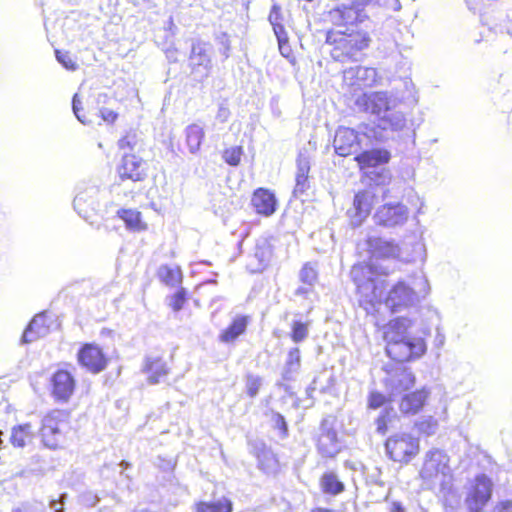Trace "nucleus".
Returning a JSON list of instances; mask_svg holds the SVG:
<instances>
[{
    "label": "nucleus",
    "instance_id": "f257e3e1",
    "mask_svg": "<svg viewBox=\"0 0 512 512\" xmlns=\"http://www.w3.org/2000/svg\"><path fill=\"white\" fill-rule=\"evenodd\" d=\"M326 16L332 27L326 32L325 42L331 47L332 59L341 63L360 60L372 42L371 34L364 26L369 20L365 3L338 5Z\"/></svg>",
    "mask_w": 512,
    "mask_h": 512
},
{
    "label": "nucleus",
    "instance_id": "f03ea898",
    "mask_svg": "<svg viewBox=\"0 0 512 512\" xmlns=\"http://www.w3.org/2000/svg\"><path fill=\"white\" fill-rule=\"evenodd\" d=\"M370 274L386 276L389 272L378 270L375 264L367 262L354 264L351 268L358 305L365 311L366 316L378 319L383 304L391 313H396L416 302V292L405 281L399 280L387 290L386 280L369 277Z\"/></svg>",
    "mask_w": 512,
    "mask_h": 512
},
{
    "label": "nucleus",
    "instance_id": "7ed1b4c3",
    "mask_svg": "<svg viewBox=\"0 0 512 512\" xmlns=\"http://www.w3.org/2000/svg\"><path fill=\"white\" fill-rule=\"evenodd\" d=\"M413 320L396 317L383 326L382 337L386 343L385 351L395 362H411L422 357L427 350L425 338L414 333Z\"/></svg>",
    "mask_w": 512,
    "mask_h": 512
},
{
    "label": "nucleus",
    "instance_id": "20e7f679",
    "mask_svg": "<svg viewBox=\"0 0 512 512\" xmlns=\"http://www.w3.org/2000/svg\"><path fill=\"white\" fill-rule=\"evenodd\" d=\"M386 453L395 462L409 463L420 451V441L409 433H396L385 442Z\"/></svg>",
    "mask_w": 512,
    "mask_h": 512
},
{
    "label": "nucleus",
    "instance_id": "39448f33",
    "mask_svg": "<svg viewBox=\"0 0 512 512\" xmlns=\"http://www.w3.org/2000/svg\"><path fill=\"white\" fill-rule=\"evenodd\" d=\"M74 370L71 364H65L51 374L50 394L56 402L67 403L73 396L77 387Z\"/></svg>",
    "mask_w": 512,
    "mask_h": 512
},
{
    "label": "nucleus",
    "instance_id": "423d86ee",
    "mask_svg": "<svg viewBox=\"0 0 512 512\" xmlns=\"http://www.w3.org/2000/svg\"><path fill=\"white\" fill-rule=\"evenodd\" d=\"M493 481L486 474L475 476L465 498V505L469 512H480L492 497Z\"/></svg>",
    "mask_w": 512,
    "mask_h": 512
},
{
    "label": "nucleus",
    "instance_id": "0eeeda50",
    "mask_svg": "<svg viewBox=\"0 0 512 512\" xmlns=\"http://www.w3.org/2000/svg\"><path fill=\"white\" fill-rule=\"evenodd\" d=\"M117 175L122 182H144L149 177L148 163L135 153H125L116 168Z\"/></svg>",
    "mask_w": 512,
    "mask_h": 512
},
{
    "label": "nucleus",
    "instance_id": "6e6552de",
    "mask_svg": "<svg viewBox=\"0 0 512 512\" xmlns=\"http://www.w3.org/2000/svg\"><path fill=\"white\" fill-rule=\"evenodd\" d=\"M448 455L437 448L426 452L424 463L420 470V476L423 480L434 482L440 475L446 477L450 473Z\"/></svg>",
    "mask_w": 512,
    "mask_h": 512
},
{
    "label": "nucleus",
    "instance_id": "1a4fd4ad",
    "mask_svg": "<svg viewBox=\"0 0 512 512\" xmlns=\"http://www.w3.org/2000/svg\"><path fill=\"white\" fill-rule=\"evenodd\" d=\"M78 364L88 372L97 374L108 365V358L95 343H84L77 352Z\"/></svg>",
    "mask_w": 512,
    "mask_h": 512
},
{
    "label": "nucleus",
    "instance_id": "9d476101",
    "mask_svg": "<svg viewBox=\"0 0 512 512\" xmlns=\"http://www.w3.org/2000/svg\"><path fill=\"white\" fill-rule=\"evenodd\" d=\"M374 82L375 71L369 67L354 66L343 71L342 85L352 94L371 87Z\"/></svg>",
    "mask_w": 512,
    "mask_h": 512
},
{
    "label": "nucleus",
    "instance_id": "9b49d317",
    "mask_svg": "<svg viewBox=\"0 0 512 512\" xmlns=\"http://www.w3.org/2000/svg\"><path fill=\"white\" fill-rule=\"evenodd\" d=\"M333 147L340 157L356 155L362 148L361 134L348 127H340L335 134Z\"/></svg>",
    "mask_w": 512,
    "mask_h": 512
},
{
    "label": "nucleus",
    "instance_id": "f8f14e48",
    "mask_svg": "<svg viewBox=\"0 0 512 512\" xmlns=\"http://www.w3.org/2000/svg\"><path fill=\"white\" fill-rule=\"evenodd\" d=\"M320 430L321 433L317 443L318 452L324 458H334L341 450L334 421L324 418Z\"/></svg>",
    "mask_w": 512,
    "mask_h": 512
},
{
    "label": "nucleus",
    "instance_id": "ddd939ff",
    "mask_svg": "<svg viewBox=\"0 0 512 512\" xmlns=\"http://www.w3.org/2000/svg\"><path fill=\"white\" fill-rule=\"evenodd\" d=\"M367 252L373 261L399 259L400 247L394 241L370 236L366 239Z\"/></svg>",
    "mask_w": 512,
    "mask_h": 512
},
{
    "label": "nucleus",
    "instance_id": "4468645a",
    "mask_svg": "<svg viewBox=\"0 0 512 512\" xmlns=\"http://www.w3.org/2000/svg\"><path fill=\"white\" fill-rule=\"evenodd\" d=\"M248 447L250 453L256 457L260 470L266 474H272L278 470V459L264 441L260 439L249 440Z\"/></svg>",
    "mask_w": 512,
    "mask_h": 512
},
{
    "label": "nucleus",
    "instance_id": "2eb2a0df",
    "mask_svg": "<svg viewBox=\"0 0 512 512\" xmlns=\"http://www.w3.org/2000/svg\"><path fill=\"white\" fill-rule=\"evenodd\" d=\"M408 217L407 208L400 204H384L374 215L375 223L383 227H394L403 224Z\"/></svg>",
    "mask_w": 512,
    "mask_h": 512
},
{
    "label": "nucleus",
    "instance_id": "dca6fc26",
    "mask_svg": "<svg viewBox=\"0 0 512 512\" xmlns=\"http://www.w3.org/2000/svg\"><path fill=\"white\" fill-rule=\"evenodd\" d=\"M391 153L385 148H373L368 150L359 151L354 156V161L361 172H367L369 169H374L389 163Z\"/></svg>",
    "mask_w": 512,
    "mask_h": 512
},
{
    "label": "nucleus",
    "instance_id": "f3484780",
    "mask_svg": "<svg viewBox=\"0 0 512 512\" xmlns=\"http://www.w3.org/2000/svg\"><path fill=\"white\" fill-rule=\"evenodd\" d=\"M375 200L376 195L369 190H360L354 195L350 218L355 226L361 225L370 215Z\"/></svg>",
    "mask_w": 512,
    "mask_h": 512
},
{
    "label": "nucleus",
    "instance_id": "a211bd4d",
    "mask_svg": "<svg viewBox=\"0 0 512 512\" xmlns=\"http://www.w3.org/2000/svg\"><path fill=\"white\" fill-rule=\"evenodd\" d=\"M64 426L65 422L61 418H44L41 428L44 445L52 449L60 447L65 438Z\"/></svg>",
    "mask_w": 512,
    "mask_h": 512
},
{
    "label": "nucleus",
    "instance_id": "6ab92c4d",
    "mask_svg": "<svg viewBox=\"0 0 512 512\" xmlns=\"http://www.w3.org/2000/svg\"><path fill=\"white\" fill-rule=\"evenodd\" d=\"M251 205L258 215L269 217L277 209V199L272 191L260 187L254 190Z\"/></svg>",
    "mask_w": 512,
    "mask_h": 512
},
{
    "label": "nucleus",
    "instance_id": "aec40b11",
    "mask_svg": "<svg viewBox=\"0 0 512 512\" xmlns=\"http://www.w3.org/2000/svg\"><path fill=\"white\" fill-rule=\"evenodd\" d=\"M116 216L130 232L141 233L149 228L147 217L136 208H120L117 210Z\"/></svg>",
    "mask_w": 512,
    "mask_h": 512
},
{
    "label": "nucleus",
    "instance_id": "412c9836",
    "mask_svg": "<svg viewBox=\"0 0 512 512\" xmlns=\"http://www.w3.org/2000/svg\"><path fill=\"white\" fill-rule=\"evenodd\" d=\"M143 372L147 376L150 384H157L163 380L170 372L167 361L161 356H148L144 360Z\"/></svg>",
    "mask_w": 512,
    "mask_h": 512
},
{
    "label": "nucleus",
    "instance_id": "4be33fe9",
    "mask_svg": "<svg viewBox=\"0 0 512 512\" xmlns=\"http://www.w3.org/2000/svg\"><path fill=\"white\" fill-rule=\"evenodd\" d=\"M250 317L247 315H238L232 319L229 325L219 334V341L223 343H232L239 336L246 332Z\"/></svg>",
    "mask_w": 512,
    "mask_h": 512
},
{
    "label": "nucleus",
    "instance_id": "5701e85b",
    "mask_svg": "<svg viewBox=\"0 0 512 512\" xmlns=\"http://www.w3.org/2000/svg\"><path fill=\"white\" fill-rule=\"evenodd\" d=\"M384 384L391 392H403L414 386L415 376L410 370L403 368L386 379Z\"/></svg>",
    "mask_w": 512,
    "mask_h": 512
},
{
    "label": "nucleus",
    "instance_id": "b1692460",
    "mask_svg": "<svg viewBox=\"0 0 512 512\" xmlns=\"http://www.w3.org/2000/svg\"><path fill=\"white\" fill-rule=\"evenodd\" d=\"M428 391L424 388L406 394L401 400V409L406 414L418 413L426 404Z\"/></svg>",
    "mask_w": 512,
    "mask_h": 512
},
{
    "label": "nucleus",
    "instance_id": "393cba45",
    "mask_svg": "<svg viewBox=\"0 0 512 512\" xmlns=\"http://www.w3.org/2000/svg\"><path fill=\"white\" fill-rule=\"evenodd\" d=\"M207 46V44L200 41L192 45L189 57L192 71H196L200 67H204L206 70L210 68L211 60Z\"/></svg>",
    "mask_w": 512,
    "mask_h": 512
},
{
    "label": "nucleus",
    "instance_id": "a878e982",
    "mask_svg": "<svg viewBox=\"0 0 512 512\" xmlns=\"http://www.w3.org/2000/svg\"><path fill=\"white\" fill-rule=\"evenodd\" d=\"M157 277L161 283L168 287L180 286L183 281V272L180 266L161 265L157 270Z\"/></svg>",
    "mask_w": 512,
    "mask_h": 512
},
{
    "label": "nucleus",
    "instance_id": "bb28decb",
    "mask_svg": "<svg viewBox=\"0 0 512 512\" xmlns=\"http://www.w3.org/2000/svg\"><path fill=\"white\" fill-rule=\"evenodd\" d=\"M310 164L305 159L297 160V172L295 176L294 194H304L309 188Z\"/></svg>",
    "mask_w": 512,
    "mask_h": 512
},
{
    "label": "nucleus",
    "instance_id": "cd10ccee",
    "mask_svg": "<svg viewBox=\"0 0 512 512\" xmlns=\"http://www.w3.org/2000/svg\"><path fill=\"white\" fill-rule=\"evenodd\" d=\"M196 512H232L233 503L230 499L222 497L215 502L200 501L194 505Z\"/></svg>",
    "mask_w": 512,
    "mask_h": 512
},
{
    "label": "nucleus",
    "instance_id": "c85d7f7f",
    "mask_svg": "<svg viewBox=\"0 0 512 512\" xmlns=\"http://www.w3.org/2000/svg\"><path fill=\"white\" fill-rule=\"evenodd\" d=\"M186 144L191 153L199 151L204 140V130L197 124H190L185 130Z\"/></svg>",
    "mask_w": 512,
    "mask_h": 512
},
{
    "label": "nucleus",
    "instance_id": "c756f323",
    "mask_svg": "<svg viewBox=\"0 0 512 512\" xmlns=\"http://www.w3.org/2000/svg\"><path fill=\"white\" fill-rule=\"evenodd\" d=\"M320 485L324 493L337 495L344 491V483L339 480V477L334 472H326L320 479Z\"/></svg>",
    "mask_w": 512,
    "mask_h": 512
},
{
    "label": "nucleus",
    "instance_id": "7c9ffc66",
    "mask_svg": "<svg viewBox=\"0 0 512 512\" xmlns=\"http://www.w3.org/2000/svg\"><path fill=\"white\" fill-rule=\"evenodd\" d=\"M43 317H34L22 335V341L24 343H30L40 338L45 332L46 328L42 324Z\"/></svg>",
    "mask_w": 512,
    "mask_h": 512
},
{
    "label": "nucleus",
    "instance_id": "2f4dec72",
    "mask_svg": "<svg viewBox=\"0 0 512 512\" xmlns=\"http://www.w3.org/2000/svg\"><path fill=\"white\" fill-rule=\"evenodd\" d=\"M190 298L188 290L179 286L177 290L167 297V304L173 312L182 310Z\"/></svg>",
    "mask_w": 512,
    "mask_h": 512
},
{
    "label": "nucleus",
    "instance_id": "473e14b6",
    "mask_svg": "<svg viewBox=\"0 0 512 512\" xmlns=\"http://www.w3.org/2000/svg\"><path fill=\"white\" fill-rule=\"evenodd\" d=\"M301 366V352L298 347L291 348L287 353V358L284 366V376L289 377L291 374L297 372Z\"/></svg>",
    "mask_w": 512,
    "mask_h": 512
},
{
    "label": "nucleus",
    "instance_id": "72a5a7b5",
    "mask_svg": "<svg viewBox=\"0 0 512 512\" xmlns=\"http://www.w3.org/2000/svg\"><path fill=\"white\" fill-rule=\"evenodd\" d=\"M30 425H24L15 427L11 433V443L15 447H24L28 441H30L32 432L30 431Z\"/></svg>",
    "mask_w": 512,
    "mask_h": 512
},
{
    "label": "nucleus",
    "instance_id": "f704fd0d",
    "mask_svg": "<svg viewBox=\"0 0 512 512\" xmlns=\"http://www.w3.org/2000/svg\"><path fill=\"white\" fill-rule=\"evenodd\" d=\"M243 154H244V150L241 145L232 146V147L223 149L222 159L229 166L236 167L241 163Z\"/></svg>",
    "mask_w": 512,
    "mask_h": 512
},
{
    "label": "nucleus",
    "instance_id": "c9c22d12",
    "mask_svg": "<svg viewBox=\"0 0 512 512\" xmlns=\"http://www.w3.org/2000/svg\"><path fill=\"white\" fill-rule=\"evenodd\" d=\"M391 398L382 392L373 390L370 391L367 396V407L372 410H376L382 407H386L391 403Z\"/></svg>",
    "mask_w": 512,
    "mask_h": 512
},
{
    "label": "nucleus",
    "instance_id": "e433bc0d",
    "mask_svg": "<svg viewBox=\"0 0 512 512\" xmlns=\"http://www.w3.org/2000/svg\"><path fill=\"white\" fill-rule=\"evenodd\" d=\"M309 334V324L303 321H293L291 324L290 338L294 343L304 341Z\"/></svg>",
    "mask_w": 512,
    "mask_h": 512
},
{
    "label": "nucleus",
    "instance_id": "4c0bfd02",
    "mask_svg": "<svg viewBox=\"0 0 512 512\" xmlns=\"http://www.w3.org/2000/svg\"><path fill=\"white\" fill-rule=\"evenodd\" d=\"M138 142V134L135 131H128L118 140L117 145L120 150L133 151Z\"/></svg>",
    "mask_w": 512,
    "mask_h": 512
},
{
    "label": "nucleus",
    "instance_id": "58836bf2",
    "mask_svg": "<svg viewBox=\"0 0 512 512\" xmlns=\"http://www.w3.org/2000/svg\"><path fill=\"white\" fill-rule=\"evenodd\" d=\"M261 384H262L261 377L253 375V374H247L246 381H245L246 394L251 398L255 397L260 390Z\"/></svg>",
    "mask_w": 512,
    "mask_h": 512
},
{
    "label": "nucleus",
    "instance_id": "ea45409f",
    "mask_svg": "<svg viewBox=\"0 0 512 512\" xmlns=\"http://www.w3.org/2000/svg\"><path fill=\"white\" fill-rule=\"evenodd\" d=\"M415 427L420 433L430 436L436 433L438 423L435 418H425L416 422Z\"/></svg>",
    "mask_w": 512,
    "mask_h": 512
},
{
    "label": "nucleus",
    "instance_id": "a19ab883",
    "mask_svg": "<svg viewBox=\"0 0 512 512\" xmlns=\"http://www.w3.org/2000/svg\"><path fill=\"white\" fill-rule=\"evenodd\" d=\"M299 276L301 282L312 286L316 282L318 274L316 269L310 263H305L301 268Z\"/></svg>",
    "mask_w": 512,
    "mask_h": 512
},
{
    "label": "nucleus",
    "instance_id": "79ce46f5",
    "mask_svg": "<svg viewBox=\"0 0 512 512\" xmlns=\"http://www.w3.org/2000/svg\"><path fill=\"white\" fill-rule=\"evenodd\" d=\"M56 59L65 67L67 70L75 71L78 68V65L74 59V57L68 52L64 50L57 49L55 51Z\"/></svg>",
    "mask_w": 512,
    "mask_h": 512
},
{
    "label": "nucleus",
    "instance_id": "37998d69",
    "mask_svg": "<svg viewBox=\"0 0 512 512\" xmlns=\"http://www.w3.org/2000/svg\"><path fill=\"white\" fill-rule=\"evenodd\" d=\"M271 426L275 437L284 439L288 435V427L285 418H272Z\"/></svg>",
    "mask_w": 512,
    "mask_h": 512
},
{
    "label": "nucleus",
    "instance_id": "c03bdc74",
    "mask_svg": "<svg viewBox=\"0 0 512 512\" xmlns=\"http://www.w3.org/2000/svg\"><path fill=\"white\" fill-rule=\"evenodd\" d=\"M67 497V493H61L57 499H51L49 501L50 509L54 512H64V505Z\"/></svg>",
    "mask_w": 512,
    "mask_h": 512
},
{
    "label": "nucleus",
    "instance_id": "a18cd8bd",
    "mask_svg": "<svg viewBox=\"0 0 512 512\" xmlns=\"http://www.w3.org/2000/svg\"><path fill=\"white\" fill-rule=\"evenodd\" d=\"M100 117L107 123H114L118 117V114L110 109H101L100 111Z\"/></svg>",
    "mask_w": 512,
    "mask_h": 512
},
{
    "label": "nucleus",
    "instance_id": "49530a36",
    "mask_svg": "<svg viewBox=\"0 0 512 512\" xmlns=\"http://www.w3.org/2000/svg\"><path fill=\"white\" fill-rule=\"evenodd\" d=\"M82 502L90 507L95 506L99 502V498L92 492H87L82 495Z\"/></svg>",
    "mask_w": 512,
    "mask_h": 512
},
{
    "label": "nucleus",
    "instance_id": "de8ad7c7",
    "mask_svg": "<svg viewBox=\"0 0 512 512\" xmlns=\"http://www.w3.org/2000/svg\"><path fill=\"white\" fill-rule=\"evenodd\" d=\"M492 512H512V500L500 501Z\"/></svg>",
    "mask_w": 512,
    "mask_h": 512
},
{
    "label": "nucleus",
    "instance_id": "09e8293b",
    "mask_svg": "<svg viewBox=\"0 0 512 512\" xmlns=\"http://www.w3.org/2000/svg\"><path fill=\"white\" fill-rule=\"evenodd\" d=\"M80 100L77 98V95H75L73 97V111L76 115V117L78 118L79 121H81L82 123H87V120L85 119V117L83 115L80 114Z\"/></svg>",
    "mask_w": 512,
    "mask_h": 512
},
{
    "label": "nucleus",
    "instance_id": "8fccbe9b",
    "mask_svg": "<svg viewBox=\"0 0 512 512\" xmlns=\"http://www.w3.org/2000/svg\"><path fill=\"white\" fill-rule=\"evenodd\" d=\"M280 20H281L280 7L274 5L269 14V21L271 24H273L274 22H280Z\"/></svg>",
    "mask_w": 512,
    "mask_h": 512
},
{
    "label": "nucleus",
    "instance_id": "3c124183",
    "mask_svg": "<svg viewBox=\"0 0 512 512\" xmlns=\"http://www.w3.org/2000/svg\"><path fill=\"white\" fill-rule=\"evenodd\" d=\"M273 26V31L278 38H281L282 36H287V33L285 31V27L282 23L280 22H274L273 24H271Z\"/></svg>",
    "mask_w": 512,
    "mask_h": 512
},
{
    "label": "nucleus",
    "instance_id": "603ef678",
    "mask_svg": "<svg viewBox=\"0 0 512 512\" xmlns=\"http://www.w3.org/2000/svg\"><path fill=\"white\" fill-rule=\"evenodd\" d=\"M278 46L279 50L282 55L288 56L287 53L284 52V48H288V36H282L281 38H278Z\"/></svg>",
    "mask_w": 512,
    "mask_h": 512
},
{
    "label": "nucleus",
    "instance_id": "864d4df0",
    "mask_svg": "<svg viewBox=\"0 0 512 512\" xmlns=\"http://www.w3.org/2000/svg\"><path fill=\"white\" fill-rule=\"evenodd\" d=\"M387 418H377V431L385 434L387 431Z\"/></svg>",
    "mask_w": 512,
    "mask_h": 512
},
{
    "label": "nucleus",
    "instance_id": "5fc2aeb1",
    "mask_svg": "<svg viewBox=\"0 0 512 512\" xmlns=\"http://www.w3.org/2000/svg\"><path fill=\"white\" fill-rule=\"evenodd\" d=\"M389 512H405V508L400 502L394 501L389 506Z\"/></svg>",
    "mask_w": 512,
    "mask_h": 512
},
{
    "label": "nucleus",
    "instance_id": "6e6d98bb",
    "mask_svg": "<svg viewBox=\"0 0 512 512\" xmlns=\"http://www.w3.org/2000/svg\"><path fill=\"white\" fill-rule=\"evenodd\" d=\"M12 512H29V510L27 507H23V508H15L12 510ZM38 512H42V511H38Z\"/></svg>",
    "mask_w": 512,
    "mask_h": 512
},
{
    "label": "nucleus",
    "instance_id": "4d7b16f0",
    "mask_svg": "<svg viewBox=\"0 0 512 512\" xmlns=\"http://www.w3.org/2000/svg\"><path fill=\"white\" fill-rule=\"evenodd\" d=\"M312 512H331V511L328 509H324V508H318V509L313 510Z\"/></svg>",
    "mask_w": 512,
    "mask_h": 512
},
{
    "label": "nucleus",
    "instance_id": "13d9d810",
    "mask_svg": "<svg viewBox=\"0 0 512 512\" xmlns=\"http://www.w3.org/2000/svg\"><path fill=\"white\" fill-rule=\"evenodd\" d=\"M306 292H307V291H306L305 289H303V288H299V289H297V291H296V293H297V294H305Z\"/></svg>",
    "mask_w": 512,
    "mask_h": 512
},
{
    "label": "nucleus",
    "instance_id": "bf43d9fd",
    "mask_svg": "<svg viewBox=\"0 0 512 512\" xmlns=\"http://www.w3.org/2000/svg\"><path fill=\"white\" fill-rule=\"evenodd\" d=\"M120 465H121L122 467H127L129 464H128V462H127V461H124V460H123V461L120 463Z\"/></svg>",
    "mask_w": 512,
    "mask_h": 512
}]
</instances>
